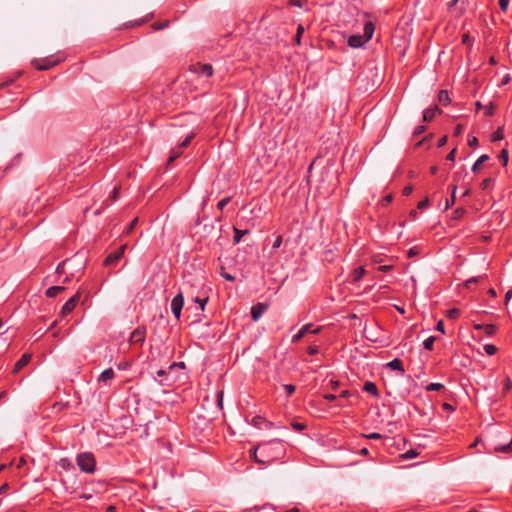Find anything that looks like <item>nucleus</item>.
Instances as JSON below:
<instances>
[{"instance_id":"obj_27","label":"nucleus","mask_w":512,"mask_h":512,"mask_svg":"<svg viewBox=\"0 0 512 512\" xmlns=\"http://www.w3.org/2000/svg\"><path fill=\"white\" fill-rule=\"evenodd\" d=\"M208 296H195L193 300L195 303L199 304L201 310H204L206 303L208 302Z\"/></svg>"},{"instance_id":"obj_38","label":"nucleus","mask_w":512,"mask_h":512,"mask_svg":"<svg viewBox=\"0 0 512 512\" xmlns=\"http://www.w3.org/2000/svg\"><path fill=\"white\" fill-rule=\"evenodd\" d=\"M418 455L417 451L414 450V449H411V450H408L407 452H405L402 457L404 459H412V458H415L416 456Z\"/></svg>"},{"instance_id":"obj_52","label":"nucleus","mask_w":512,"mask_h":512,"mask_svg":"<svg viewBox=\"0 0 512 512\" xmlns=\"http://www.w3.org/2000/svg\"><path fill=\"white\" fill-rule=\"evenodd\" d=\"M509 5V0H499V6L502 11H506Z\"/></svg>"},{"instance_id":"obj_45","label":"nucleus","mask_w":512,"mask_h":512,"mask_svg":"<svg viewBox=\"0 0 512 512\" xmlns=\"http://www.w3.org/2000/svg\"><path fill=\"white\" fill-rule=\"evenodd\" d=\"M462 43H463L464 45L469 46V47L472 45V42H471V40H470V36H469V33H468V32H466V33H464V34L462 35Z\"/></svg>"},{"instance_id":"obj_7","label":"nucleus","mask_w":512,"mask_h":512,"mask_svg":"<svg viewBox=\"0 0 512 512\" xmlns=\"http://www.w3.org/2000/svg\"><path fill=\"white\" fill-rule=\"evenodd\" d=\"M183 305H184L183 293L179 292L176 296L173 297V299L171 301V310L177 320L180 319Z\"/></svg>"},{"instance_id":"obj_61","label":"nucleus","mask_w":512,"mask_h":512,"mask_svg":"<svg viewBox=\"0 0 512 512\" xmlns=\"http://www.w3.org/2000/svg\"><path fill=\"white\" fill-rule=\"evenodd\" d=\"M323 398L329 402L336 400L337 396L334 394H325Z\"/></svg>"},{"instance_id":"obj_25","label":"nucleus","mask_w":512,"mask_h":512,"mask_svg":"<svg viewBox=\"0 0 512 512\" xmlns=\"http://www.w3.org/2000/svg\"><path fill=\"white\" fill-rule=\"evenodd\" d=\"M252 424L257 427V428H261V425L262 424H265V426L267 428H271L272 427V423L271 422H268L266 421L263 417L261 416H255L253 419H252Z\"/></svg>"},{"instance_id":"obj_21","label":"nucleus","mask_w":512,"mask_h":512,"mask_svg":"<svg viewBox=\"0 0 512 512\" xmlns=\"http://www.w3.org/2000/svg\"><path fill=\"white\" fill-rule=\"evenodd\" d=\"M375 27L371 21H368L364 24L363 28V37L367 38V42L372 38Z\"/></svg>"},{"instance_id":"obj_34","label":"nucleus","mask_w":512,"mask_h":512,"mask_svg":"<svg viewBox=\"0 0 512 512\" xmlns=\"http://www.w3.org/2000/svg\"><path fill=\"white\" fill-rule=\"evenodd\" d=\"M282 387H283L287 397L292 396V394L296 390V387L292 384H284Z\"/></svg>"},{"instance_id":"obj_51","label":"nucleus","mask_w":512,"mask_h":512,"mask_svg":"<svg viewBox=\"0 0 512 512\" xmlns=\"http://www.w3.org/2000/svg\"><path fill=\"white\" fill-rule=\"evenodd\" d=\"M60 465L64 469H69L71 467L70 461L66 458L60 460Z\"/></svg>"},{"instance_id":"obj_19","label":"nucleus","mask_w":512,"mask_h":512,"mask_svg":"<svg viewBox=\"0 0 512 512\" xmlns=\"http://www.w3.org/2000/svg\"><path fill=\"white\" fill-rule=\"evenodd\" d=\"M474 328L477 330H483L486 335H493L496 332V326L494 324H475Z\"/></svg>"},{"instance_id":"obj_31","label":"nucleus","mask_w":512,"mask_h":512,"mask_svg":"<svg viewBox=\"0 0 512 512\" xmlns=\"http://www.w3.org/2000/svg\"><path fill=\"white\" fill-rule=\"evenodd\" d=\"M493 183H494V179H493V178H490V177L485 178V179H484V180H482V182L480 183V188H481L482 190H487V189H489V188L492 186V184H493Z\"/></svg>"},{"instance_id":"obj_17","label":"nucleus","mask_w":512,"mask_h":512,"mask_svg":"<svg viewBox=\"0 0 512 512\" xmlns=\"http://www.w3.org/2000/svg\"><path fill=\"white\" fill-rule=\"evenodd\" d=\"M313 327L312 324H305L301 327V329L292 337V343L299 342L305 335L308 333L310 328Z\"/></svg>"},{"instance_id":"obj_46","label":"nucleus","mask_w":512,"mask_h":512,"mask_svg":"<svg viewBox=\"0 0 512 512\" xmlns=\"http://www.w3.org/2000/svg\"><path fill=\"white\" fill-rule=\"evenodd\" d=\"M435 329L439 332H441L442 334H445V324H444V321L443 320H439L436 324V327Z\"/></svg>"},{"instance_id":"obj_62","label":"nucleus","mask_w":512,"mask_h":512,"mask_svg":"<svg viewBox=\"0 0 512 512\" xmlns=\"http://www.w3.org/2000/svg\"><path fill=\"white\" fill-rule=\"evenodd\" d=\"M392 268H393V266H392V265H382V266H380L378 269H379V271H381V272H388V271H390Z\"/></svg>"},{"instance_id":"obj_18","label":"nucleus","mask_w":512,"mask_h":512,"mask_svg":"<svg viewBox=\"0 0 512 512\" xmlns=\"http://www.w3.org/2000/svg\"><path fill=\"white\" fill-rule=\"evenodd\" d=\"M71 266H72V260L71 259L64 260V261H62L61 263L58 264V266L56 268V272L59 275H61V274H68Z\"/></svg>"},{"instance_id":"obj_47","label":"nucleus","mask_w":512,"mask_h":512,"mask_svg":"<svg viewBox=\"0 0 512 512\" xmlns=\"http://www.w3.org/2000/svg\"><path fill=\"white\" fill-rule=\"evenodd\" d=\"M282 241H283L282 236L278 235L276 237V239L274 240V242H273V245H272L273 249L279 248L281 246V244H282Z\"/></svg>"},{"instance_id":"obj_1","label":"nucleus","mask_w":512,"mask_h":512,"mask_svg":"<svg viewBox=\"0 0 512 512\" xmlns=\"http://www.w3.org/2000/svg\"><path fill=\"white\" fill-rule=\"evenodd\" d=\"M251 455L255 462L263 465H271L285 457L286 446L284 441L273 439L258 444L251 450Z\"/></svg>"},{"instance_id":"obj_30","label":"nucleus","mask_w":512,"mask_h":512,"mask_svg":"<svg viewBox=\"0 0 512 512\" xmlns=\"http://www.w3.org/2000/svg\"><path fill=\"white\" fill-rule=\"evenodd\" d=\"M303 33H304V27L302 24H299L297 27L296 35H295V43L297 45L301 44V37H302Z\"/></svg>"},{"instance_id":"obj_50","label":"nucleus","mask_w":512,"mask_h":512,"mask_svg":"<svg viewBox=\"0 0 512 512\" xmlns=\"http://www.w3.org/2000/svg\"><path fill=\"white\" fill-rule=\"evenodd\" d=\"M460 315V310L458 308H450V319H455Z\"/></svg>"},{"instance_id":"obj_36","label":"nucleus","mask_w":512,"mask_h":512,"mask_svg":"<svg viewBox=\"0 0 512 512\" xmlns=\"http://www.w3.org/2000/svg\"><path fill=\"white\" fill-rule=\"evenodd\" d=\"M137 223H138V218H134V219L130 222L129 226L126 228V230L124 231V233H125V234H127V235H128V234H130V233L134 230V228L136 227Z\"/></svg>"},{"instance_id":"obj_37","label":"nucleus","mask_w":512,"mask_h":512,"mask_svg":"<svg viewBox=\"0 0 512 512\" xmlns=\"http://www.w3.org/2000/svg\"><path fill=\"white\" fill-rule=\"evenodd\" d=\"M499 159L502 162L503 166L507 165V162H508V152H507V150H502L500 152Z\"/></svg>"},{"instance_id":"obj_13","label":"nucleus","mask_w":512,"mask_h":512,"mask_svg":"<svg viewBox=\"0 0 512 512\" xmlns=\"http://www.w3.org/2000/svg\"><path fill=\"white\" fill-rule=\"evenodd\" d=\"M31 360V355L25 353L21 356V358L15 363L13 368V373H18L21 369H23Z\"/></svg>"},{"instance_id":"obj_9","label":"nucleus","mask_w":512,"mask_h":512,"mask_svg":"<svg viewBox=\"0 0 512 512\" xmlns=\"http://www.w3.org/2000/svg\"><path fill=\"white\" fill-rule=\"evenodd\" d=\"M190 70L196 74L211 77L213 75V67L210 64L196 63L191 65Z\"/></svg>"},{"instance_id":"obj_8","label":"nucleus","mask_w":512,"mask_h":512,"mask_svg":"<svg viewBox=\"0 0 512 512\" xmlns=\"http://www.w3.org/2000/svg\"><path fill=\"white\" fill-rule=\"evenodd\" d=\"M126 247H127V245L123 244L117 250H115L114 252L110 253L105 258L103 264L105 266H111V265L116 264L123 257Z\"/></svg>"},{"instance_id":"obj_41","label":"nucleus","mask_w":512,"mask_h":512,"mask_svg":"<svg viewBox=\"0 0 512 512\" xmlns=\"http://www.w3.org/2000/svg\"><path fill=\"white\" fill-rule=\"evenodd\" d=\"M120 189H121V187L119 185L114 187V189L111 193V196H110L112 202L117 200V198L119 196Z\"/></svg>"},{"instance_id":"obj_49","label":"nucleus","mask_w":512,"mask_h":512,"mask_svg":"<svg viewBox=\"0 0 512 512\" xmlns=\"http://www.w3.org/2000/svg\"><path fill=\"white\" fill-rule=\"evenodd\" d=\"M318 351H319V348H318V346H316V345H311V346H309V347L307 348V352H308V354H310V355H315V354H317V353H318Z\"/></svg>"},{"instance_id":"obj_2","label":"nucleus","mask_w":512,"mask_h":512,"mask_svg":"<svg viewBox=\"0 0 512 512\" xmlns=\"http://www.w3.org/2000/svg\"><path fill=\"white\" fill-rule=\"evenodd\" d=\"M484 448L487 453H510L512 436L497 427H491L484 433Z\"/></svg>"},{"instance_id":"obj_57","label":"nucleus","mask_w":512,"mask_h":512,"mask_svg":"<svg viewBox=\"0 0 512 512\" xmlns=\"http://www.w3.org/2000/svg\"><path fill=\"white\" fill-rule=\"evenodd\" d=\"M424 131H425V126H423V125H419V126H417V127L415 128V130H414V135H417V136H418V135L422 134Z\"/></svg>"},{"instance_id":"obj_29","label":"nucleus","mask_w":512,"mask_h":512,"mask_svg":"<svg viewBox=\"0 0 512 512\" xmlns=\"http://www.w3.org/2000/svg\"><path fill=\"white\" fill-rule=\"evenodd\" d=\"M504 137V134H503V129L502 128H498L491 136V141L492 142H496V141H500L502 140Z\"/></svg>"},{"instance_id":"obj_12","label":"nucleus","mask_w":512,"mask_h":512,"mask_svg":"<svg viewBox=\"0 0 512 512\" xmlns=\"http://www.w3.org/2000/svg\"><path fill=\"white\" fill-rule=\"evenodd\" d=\"M365 43H367V38L363 37V35H351L348 38V45L352 48L362 47Z\"/></svg>"},{"instance_id":"obj_56","label":"nucleus","mask_w":512,"mask_h":512,"mask_svg":"<svg viewBox=\"0 0 512 512\" xmlns=\"http://www.w3.org/2000/svg\"><path fill=\"white\" fill-rule=\"evenodd\" d=\"M221 276H222L225 280L230 281V282H232V281H234V280H235V277H234L233 275H231V274H229V273H226V272H222V273H221Z\"/></svg>"},{"instance_id":"obj_24","label":"nucleus","mask_w":512,"mask_h":512,"mask_svg":"<svg viewBox=\"0 0 512 512\" xmlns=\"http://www.w3.org/2000/svg\"><path fill=\"white\" fill-rule=\"evenodd\" d=\"M233 232H234V235H233V242L235 244H238L242 237L245 236L246 234H248V230H241V229H238L237 227H233Z\"/></svg>"},{"instance_id":"obj_42","label":"nucleus","mask_w":512,"mask_h":512,"mask_svg":"<svg viewBox=\"0 0 512 512\" xmlns=\"http://www.w3.org/2000/svg\"><path fill=\"white\" fill-rule=\"evenodd\" d=\"M217 406L219 409L223 408V391H218L216 393Z\"/></svg>"},{"instance_id":"obj_3","label":"nucleus","mask_w":512,"mask_h":512,"mask_svg":"<svg viewBox=\"0 0 512 512\" xmlns=\"http://www.w3.org/2000/svg\"><path fill=\"white\" fill-rule=\"evenodd\" d=\"M76 463L84 473L93 474L96 470V459L91 452L79 453L76 457Z\"/></svg>"},{"instance_id":"obj_4","label":"nucleus","mask_w":512,"mask_h":512,"mask_svg":"<svg viewBox=\"0 0 512 512\" xmlns=\"http://www.w3.org/2000/svg\"><path fill=\"white\" fill-rule=\"evenodd\" d=\"M62 60L63 58H61L60 56L51 55L45 58L33 59L31 64L35 69L39 71H45L58 65Z\"/></svg>"},{"instance_id":"obj_44","label":"nucleus","mask_w":512,"mask_h":512,"mask_svg":"<svg viewBox=\"0 0 512 512\" xmlns=\"http://www.w3.org/2000/svg\"><path fill=\"white\" fill-rule=\"evenodd\" d=\"M291 426L295 431H302L306 428V425L300 422H292Z\"/></svg>"},{"instance_id":"obj_20","label":"nucleus","mask_w":512,"mask_h":512,"mask_svg":"<svg viewBox=\"0 0 512 512\" xmlns=\"http://www.w3.org/2000/svg\"><path fill=\"white\" fill-rule=\"evenodd\" d=\"M363 390L365 392L371 394L374 397H378L379 396L378 388H377V386H376V384L374 382H371V381L365 382L364 385H363Z\"/></svg>"},{"instance_id":"obj_58","label":"nucleus","mask_w":512,"mask_h":512,"mask_svg":"<svg viewBox=\"0 0 512 512\" xmlns=\"http://www.w3.org/2000/svg\"><path fill=\"white\" fill-rule=\"evenodd\" d=\"M447 140H448V136H447V135H443V136L439 139V141H438V146H439V147L444 146V145L446 144Z\"/></svg>"},{"instance_id":"obj_54","label":"nucleus","mask_w":512,"mask_h":512,"mask_svg":"<svg viewBox=\"0 0 512 512\" xmlns=\"http://www.w3.org/2000/svg\"><path fill=\"white\" fill-rule=\"evenodd\" d=\"M479 443H482V445L484 446V434L480 437V438H477L472 444H470V448L472 447H475L477 446Z\"/></svg>"},{"instance_id":"obj_35","label":"nucleus","mask_w":512,"mask_h":512,"mask_svg":"<svg viewBox=\"0 0 512 512\" xmlns=\"http://www.w3.org/2000/svg\"><path fill=\"white\" fill-rule=\"evenodd\" d=\"M442 388H444V385H443V384H441V383H430V384L426 387V389H427L428 391H438V390H440V389H442Z\"/></svg>"},{"instance_id":"obj_43","label":"nucleus","mask_w":512,"mask_h":512,"mask_svg":"<svg viewBox=\"0 0 512 512\" xmlns=\"http://www.w3.org/2000/svg\"><path fill=\"white\" fill-rule=\"evenodd\" d=\"M465 210L463 208H457L453 212V219H460L464 215Z\"/></svg>"},{"instance_id":"obj_15","label":"nucleus","mask_w":512,"mask_h":512,"mask_svg":"<svg viewBox=\"0 0 512 512\" xmlns=\"http://www.w3.org/2000/svg\"><path fill=\"white\" fill-rule=\"evenodd\" d=\"M440 113V110L437 106L430 107L426 109L423 113V120L425 122H430L434 119V117Z\"/></svg>"},{"instance_id":"obj_28","label":"nucleus","mask_w":512,"mask_h":512,"mask_svg":"<svg viewBox=\"0 0 512 512\" xmlns=\"http://www.w3.org/2000/svg\"><path fill=\"white\" fill-rule=\"evenodd\" d=\"M435 340H436V338L434 336H429L428 338H426L423 341L424 348L427 350H432Z\"/></svg>"},{"instance_id":"obj_32","label":"nucleus","mask_w":512,"mask_h":512,"mask_svg":"<svg viewBox=\"0 0 512 512\" xmlns=\"http://www.w3.org/2000/svg\"><path fill=\"white\" fill-rule=\"evenodd\" d=\"M439 102L444 106L448 104V90L443 89L440 91Z\"/></svg>"},{"instance_id":"obj_59","label":"nucleus","mask_w":512,"mask_h":512,"mask_svg":"<svg viewBox=\"0 0 512 512\" xmlns=\"http://www.w3.org/2000/svg\"><path fill=\"white\" fill-rule=\"evenodd\" d=\"M468 144H469V146H471V147L476 146V145L478 144V140H477V138H476V137H474V136H473V137H471V138H469V139H468Z\"/></svg>"},{"instance_id":"obj_40","label":"nucleus","mask_w":512,"mask_h":512,"mask_svg":"<svg viewBox=\"0 0 512 512\" xmlns=\"http://www.w3.org/2000/svg\"><path fill=\"white\" fill-rule=\"evenodd\" d=\"M363 437L370 440H378L382 438V435L376 432L369 433V434H363Z\"/></svg>"},{"instance_id":"obj_60","label":"nucleus","mask_w":512,"mask_h":512,"mask_svg":"<svg viewBox=\"0 0 512 512\" xmlns=\"http://www.w3.org/2000/svg\"><path fill=\"white\" fill-rule=\"evenodd\" d=\"M413 187L412 186H405L403 189V195L408 196L412 193Z\"/></svg>"},{"instance_id":"obj_39","label":"nucleus","mask_w":512,"mask_h":512,"mask_svg":"<svg viewBox=\"0 0 512 512\" xmlns=\"http://www.w3.org/2000/svg\"><path fill=\"white\" fill-rule=\"evenodd\" d=\"M231 201V197H225L223 199H221L218 204H217V207L218 209L220 210H223L224 207Z\"/></svg>"},{"instance_id":"obj_22","label":"nucleus","mask_w":512,"mask_h":512,"mask_svg":"<svg viewBox=\"0 0 512 512\" xmlns=\"http://www.w3.org/2000/svg\"><path fill=\"white\" fill-rule=\"evenodd\" d=\"M65 290V287L64 286H51L49 287L46 292H45V295L49 298H54L56 297L59 293L63 292Z\"/></svg>"},{"instance_id":"obj_48","label":"nucleus","mask_w":512,"mask_h":512,"mask_svg":"<svg viewBox=\"0 0 512 512\" xmlns=\"http://www.w3.org/2000/svg\"><path fill=\"white\" fill-rule=\"evenodd\" d=\"M305 0H289V4L292 6H296L299 8H302L304 5Z\"/></svg>"},{"instance_id":"obj_55","label":"nucleus","mask_w":512,"mask_h":512,"mask_svg":"<svg viewBox=\"0 0 512 512\" xmlns=\"http://www.w3.org/2000/svg\"><path fill=\"white\" fill-rule=\"evenodd\" d=\"M428 202H429L428 198H425L424 200H421V201L418 203L417 208H418V209H424L425 207H427V206H428Z\"/></svg>"},{"instance_id":"obj_10","label":"nucleus","mask_w":512,"mask_h":512,"mask_svg":"<svg viewBox=\"0 0 512 512\" xmlns=\"http://www.w3.org/2000/svg\"><path fill=\"white\" fill-rule=\"evenodd\" d=\"M146 338V329L144 327H137L130 335L129 341L131 344H143Z\"/></svg>"},{"instance_id":"obj_11","label":"nucleus","mask_w":512,"mask_h":512,"mask_svg":"<svg viewBox=\"0 0 512 512\" xmlns=\"http://www.w3.org/2000/svg\"><path fill=\"white\" fill-rule=\"evenodd\" d=\"M268 306L264 303H257L252 306L251 308V316L254 321H257L260 319V317L265 313Z\"/></svg>"},{"instance_id":"obj_6","label":"nucleus","mask_w":512,"mask_h":512,"mask_svg":"<svg viewBox=\"0 0 512 512\" xmlns=\"http://www.w3.org/2000/svg\"><path fill=\"white\" fill-rule=\"evenodd\" d=\"M80 299H81V293L78 291L68 301L65 302V304L63 305V307L60 311V316L66 317L67 315L72 313L73 310L75 309V307L77 306V304L79 303Z\"/></svg>"},{"instance_id":"obj_63","label":"nucleus","mask_w":512,"mask_h":512,"mask_svg":"<svg viewBox=\"0 0 512 512\" xmlns=\"http://www.w3.org/2000/svg\"><path fill=\"white\" fill-rule=\"evenodd\" d=\"M329 384L332 390H336L340 385L339 381L337 380H331Z\"/></svg>"},{"instance_id":"obj_26","label":"nucleus","mask_w":512,"mask_h":512,"mask_svg":"<svg viewBox=\"0 0 512 512\" xmlns=\"http://www.w3.org/2000/svg\"><path fill=\"white\" fill-rule=\"evenodd\" d=\"M489 159V156L486 155V154H483L481 155L477 161L474 163L473 167H472V171L473 172H476L478 171V169L480 168V166Z\"/></svg>"},{"instance_id":"obj_33","label":"nucleus","mask_w":512,"mask_h":512,"mask_svg":"<svg viewBox=\"0 0 512 512\" xmlns=\"http://www.w3.org/2000/svg\"><path fill=\"white\" fill-rule=\"evenodd\" d=\"M483 349H484L485 353H486L487 355H489V356L494 355V354L496 353V351H497L496 346H495V345H493V344H485V345L483 346Z\"/></svg>"},{"instance_id":"obj_23","label":"nucleus","mask_w":512,"mask_h":512,"mask_svg":"<svg viewBox=\"0 0 512 512\" xmlns=\"http://www.w3.org/2000/svg\"><path fill=\"white\" fill-rule=\"evenodd\" d=\"M388 367H390L392 370H397L401 373H404V367H403V363L400 359L398 358H395L393 360H391L388 364H387Z\"/></svg>"},{"instance_id":"obj_16","label":"nucleus","mask_w":512,"mask_h":512,"mask_svg":"<svg viewBox=\"0 0 512 512\" xmlns=\"http://www.w3.org/2000/svg\"><path fill=\"white\" fill-rule=\"evenodd\" d=\"M366 273V270L363 266H360V267H357L355 268L351 274H350V277H351V281L353 283H356V282H359L363 276L365 275Z\"/></svg>"},{"instance_id":"obj_14","label":"nucleus","mask_w":512,"mask_h":512,"mask_svg":"<svg viewBox=\"0 0 512 512\" xmlns=\"http://www.w3.org/2000/svg\"><path fill=\"white\" fill-rule=\"evenodd\" d=\"M115 378V372L112 368L105 369L98 377L99 383L107 384L109 381Z\"/></svg>"},{"instance_id":"obj_5","label":"nucleus","mask_w":512,"mask_h":512,"mask_svg":"<svg viewBox=\"0 0 512 512\" xmlns=\"http://www.w3.org/2000/svg\"><path fill=\"white\" fill-rule=\"evenodd\" d=\"M194 137H195V133L191 132L190 134H188L185 137V139L182 141V143L178 147L171 149L170 156L168 158V164L172 163L178 157H180V155L182 154V148L187 147Z\"/></svg>"},{"instance_id":"obj_53","label":"nucleus","mask_w":512,"mask_h":512,"mask_svg":"<svg viewBox=\"0 0 512 512\" xmlns=\"http://www.w3.org/2000/svg\"><path fill=\"white\" fill-rule=\"evenodd\" d=\"M512 388V381L509 378L505 379L504 393L508 392Z\"/></svg>"},{"instance_id":"obj_64","label":"nucleus","mask_w":512,"mask_h":512,"mask_svg":"<svg viewBox=\"0 0 512 512\" xmlns=\"http://www.w3.org/2000/svg\"><path fill=\"white\" fill-rule=\"evenodd\" d=\"M512 297V289L508 290L505 295V305H508V302L510 301Z\"/></svg>"}]
</instances>
